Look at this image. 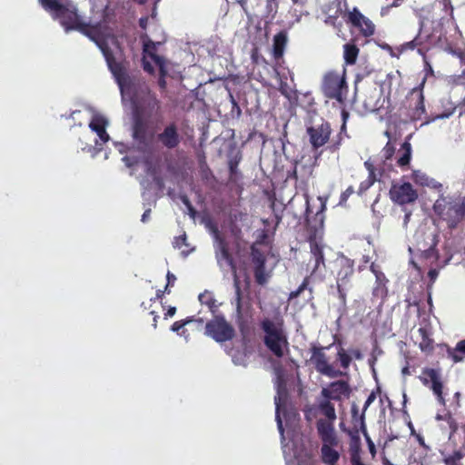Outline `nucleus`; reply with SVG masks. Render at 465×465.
Returning a JSON list of instances; mask_svg holds the SVG:
<instances>
[{"mask_svg":"<svg viewBox=\"0 0 465 465\" xmlns=\"http://www.w3.org/2000/svg\"><path fill=\"white\" fill-rule=\"evenodd\" d=\"M424 84L425 78L417 87L412 88L405 98L406 115L411 122L421 120L426 114L423 94Z\"/></svg>","mask_w":465,"mask_h":465,"instance_id":"nucleus-7","label":"nucleus"},{"mask_svg":"<svg viewBox=\"0 0 465 465\" xmlns=\"http://www.w3.org/2000/svg\"><path fill=\"white\" fill-rule=\"evenodd\" d=\"M306 133L312 150L317 151L329 143L331 134V124L322 119L321 124L307 127Z\"/></svg>","mask_w":465,"mask_h":465,"instance_id":"nucleus-12","label":"nucleus"},{"mask_svg":"<svg viewBox=\"0 0 465 465\" xmlns=\"http://www.w3.org/2000/svg\"><path fill=\"white\" fill-rule=\"evenodd\" d=\"M351 358L354 357L356 360H361L363 355L360 349H351L350 350Z\"/></svg>","mask_w":465,"mask_h":465,"instance_id":"nucleus-60","label":"nucleus"},{"mask_svg":"<svg viewBox=\"0 0 465 465\" xmlns=\"http://www.w3.org/2000/svg\"><path fill=\"white\" fill-rule=\"evenodd\" d=\"M181 200H182L183 203L187 207L190 216L194 217L196 214V210L193 206L189 198L186 195H183V196H181Z\"/></svg>","mask_w":465,"mask_h":465,"instance_id":"nucleus-46","label":"nucleus"},{"mask_svg":"<svg viewBox=\"0 0 465 465\" xmlns=\"http://www.w3.org/2000/svg\"><path fill=\"white\" fill-rule=\"evenodd\" d=\"M279 8V0H266V11L268 15L274 16Z\"/></svg>","mask_w":465,"mask_h":465,"instance_id":"nucleus-40","label":"nucleus"},{"mask_svg":"<svg viewBox=\"0 0 465 465\" xmlns=\"http://www.w3.org/2000/svg\"><path fill=\"white\" fill-rule=\"evenodd\" d=\"M447 353L453 362L462 361L465 358V339L458 341L455 348H448Z\"/></svg>","mask_w":465,"mask_h":465,"instance_id":"nucleus-27","label":"nucleus"},{"mask_svg":"<svg viewBox=\"0 0 465 465\" xmlns=\"http://www.w3.org/2000/svg\"><path fill=\"white\" fill-rule=\"evenodd\" d=\"M48 11L54 13L55 16L60 19L62 25L65 30H76L84 23L76 10H71L59 1H47Z\"/></svg>","mask_w":465,"mask_h":465,"instance_id":"nucleus-10","label":"nucleus"},{"mask_svg":"<svg viewBox=\"0 0 465 465\" xmlns=\"http://www.w3.org/2000/svg\"><path fill=\"white\" fill-rule=\"evenodd\" d=\"M309 285V277H305L301 283V285L297 288V290L291 292L289 295V300H293L297 298L304 290L308 289Z\"/></svg>","mask_w":465,"mask_h":465,"instance_id":"nucleus-39","label":"nucleus"},{"mask_svg":"<svg viewBox=\"0 0 465 465\" xmlns=\"http://www.w3.org/2000/svg\"><path fill=\"white\" fill-rule=\"evenodd\" d=\"M370 269L371 272L375 275V277H377V273H383L379 270L378 266L374 262H371V264L370 265Z\"/></svg>","mask_w":465,"mask_h":465,"instance_id":"nucleus-62","label":"nucleus"},{"mask_svg":"<svg viewBox=\"0 0 465 465\" xmlns=\"http://www.w3.org/2000/svg\"><path fill=\"white\" fill-rule=\"evenodd\" d=\"M78 32L87 36L101 50L109 71L113 74L121 94H132V138L140 152H147L153 143L154 131L151 119L160 114V101L146 84L134 88L128 74V63L123 59L117 61L106 38L102 33L101 23L90 25L83 23Z\"/></svg>","mask_w":465,"mask_h":465,"instance_id":"nucleus-1","label":"nucleus"},{"mask_svg":"<svg viewBox=\"0 0 465 465\" xmlns=\"http://www.w3.org/2000/svg\"><path fill=\"white\" fill-rule=\"evenodd\" d=\"M161 45L160 42H153L147 37L145 41H143V56H149L157 66L166 65V60L157 54V45Z\"/></svg>","mask_w":465,"mask_h":465,"instance_id":"nucleus-21","label":"nucleus"},{"mask_svg":"<svg viewBox=\"0 0 465 465\" xmlns=\"http://www.w3.org/2000/svg\"><path fill=\"white\" fill-rule=\"evenodd\" d=\"M421 45V42L419 41V39L416 37L414 38L412 41L409 42L408 43V45L411 47V48H415L416 46L418 45Z\"/></svg>","mask_w":465,"mask_h":465,"instance_id":"nucleus-64","label":"nucleus"},{"mask_svg":"<svg viewBox=\"0 0 465 465\" xmlns=\"http://www.w3.org/2000/svg\"><path fill=\"white\" fill-rule=\"evenodd\" d=\"M454 112V108L451 109L450 112L448 113H444V114H438L436 115L435 117H433L432 119H426V121L424 122V124H429L430 121H433V120H436V119H443V118H448L450 117Z\"/></svg>","mask_w":465,"mask_h":465,"instance_id":"nucleus-57","label":"nucleus"},{"mask_svg":"<svg viewBox=\"0 0 465 465\" xmlns=\"http://www.w3.org/2000/svg\"><path fill=\"white\" fill-rule=\"evenodd\" d=\"M320 414L324 418H321L316 422L317 432L335 431L334 423L337 419L334 404L327 398H319L313 408L304 411V416L307 420H312V411Z\"/></svg>","mask_w":465,"mask_h":465,"instance_id":"nucleus-5","label":"nucleus"},{"mask_svg":"<svg viewBox=\"0 0 465 465\" xmlns=\"http://www.w3.org/2000/svg\"><path fill=\"white\" fill-rule=\"evenodd\" d=\"M287 45V33L281 31L273 37L272 56L275 60L282 58Z\"/></svg>","mask_w":465,"mask_h":465,"instance_id":"nucleus-23","label":"nucleus"},{"mask_svg":"<svg viewBox=\"0 0 465 465\" xmlns=\"http://www.w3.org/2000/svg\"><path fill=\"white\" fill-rule=\"evenodd\" d=\"M376 181V178L368 177L365 181L361 182L359 187L360 193L368 190Z\"/></svg>","mask_w":465,"mask_h":465,"instance_id":"nucleus-48","label":"nucleus"},{"mask_svg":"<svg viewBox=\"0 0 465 465\" xmlns=\"http://www.w3.org/2000/svg\"><path fill=\"white\" fill-rule=\"evenodd\" d=\"M193 322V318H187L183 321H177L173 322V324L171 327V330L173 331L178 332L181 329H183L186 324Z\"/></svg>","mask_w":465,"mask_h":465,"instance_id":"nucleus-44","label":"nucleus"},{"mask_svg":"<svg viewBox=\"0 0 465 465\" xmlns=\"http://www.w3.org/2000/svg\"><path fill=\"white\" fill-rule=\"evenodd\" d=\"M359 421H360L361 430L363 433V435H364V437L366 439V441L368 443L369 450L371 453L372 457H374L376 455L375 444L373 443V441L371 440V439L368 435L366 425H365V421H364V415L363 414H361V417L359 418Z\"/></svg>","mask_w":465,"mask_h":465,"instance_id":"nucleus-33","label":"nucleus"},{"mask_svg":"<svg viewBox=\"0 0 465 465\" xmlns=\"http://www.w3.org/2000/svg\"><path fill=\"white\" fill-rule=\"evenodd\" d=\"M444 420H446L448 425H449V428H450V438H451V436L453 434H455L457 432L458 429H459L458 422L452 417L450 412H447L446 414H444Z\"/></svg>","mask_w":465,"mask_h":465,"instance_id":"nucleus-37","label":"nucleus"},{"mask_svg":"<svg viewBox=\"0 0 465 465\" xmlns=\"http://www.w3.org/2000/svg\"><path fill=\"white\" fill-rule=\"evenodd\" d=\"M433 212L448 229L455 230L465 220V196L440 195L433 204Z\"/></svg>","mask_w":465,"mask_h":465,"instance_id":"nucleus-2","label":"nucleus"},{"mask_svg":"<svg viewBox=\"0 0 465 465\" xmlns=\"http://www.w3.org/2000/svg\"><path fill=\"white\" fill-rule=\"evenodd\" d=\"M205 334L221 343L231 341L235 335V331L223 315H216L207 322Z\"/></svg>","mask_w":465,"mask_h":465,"instance_id":"nucleus-8","label":"nucleus"},{"mask_svg":"<svg viewBox=\"0 0 465 465\" xmlns=\"http://www.w3.org/2000/svg\"><path fill=\"white\" fill-rule=\"evenodd\" d=\"M198 299H199V302L202 304L206 305L212 312L214 313L216 312V310H217L216 300L214 299L212 292L205 291L204 292L200 293Z\"/></svg>","mask_w":465,"mask_h":465,"instance_id":"nucleus-32","label":"nucleus"},{"mask_svg":"<svg viewBox=\"0 0 465 465\" xmlns=\"http://www.w3.org/2000/svg\"><path fill=\"white\" fill-rule=\"evenodd\" d=\"M158 68H159V73H160V77L158 79V84L162 89H164L166 87L165 77L168 74L166 65H160V66H158Z\"/></svg>","mask_w":465,"mask_h":465,"instance_id":"nucleus-42","label":"nucleus"},{"mask_svg":"<svg viewBox=\"0 0 465 465\" xmlns=\"http://www.w3.org/2000/svg\"><path fill=\"white\" fill-rule=\"evenodd\" d=\"M364 166L365 168L368 170L369 172V175L368 177H371V178H376V175H375V168L373 166V164L371 163H370L369 161H366L364 163Z\"/></svg>","mask_w":465,"mask_h":465,"instance_id":"nucleus-58","label":"nucleus"},{"mask_svg":"<svg viewBox=\"0 0 465 465\" xmlns=\"http://www.w3.org/2000/svg\"><path fill=\"white\" fill-rule=\"evenodd\" d=\"M166 278L167 283L165 285V291L169 290V287L173 286L176 282V276L171 272H167Z\"/></svg>","mask_w":465,"mask_h":465,"instance_id":"nucleus-56","label":"nucleus"},{"mask_svg":"<svg viewBox=\"0 0 465 465\" xmlns=\"http://www.w3.org/2000/svg\"><path fill=\"white\" fill-rule=\"evenodd\" d=\"M361 414H359V408L356 404H352L351 406V420L354 427L360 426L359 418Z\"/></svg>","mask_w":465,"mask_h":465,"instance_id":"nucleus-47","label":"nucleus"},{"mask_svg":"<svg viewBox=\"0 0 465 465\" xmlns=\"http://www.w3.org/2000/svg\"><path fill=\"white\" fill-rule=\"evenodd\" d=\"M287 178L288 179H294V180L298 179L296 166H294L292 171L288 172Z\"/></svg>","mask_w":465,"mask_h":465,"instance_id":"nucleus-61","label":"nucleus"},{"mask_svg":"<svg viewBox=\"0 0 465 465\" xmlns=\"http://www.w3.org/2000/svg\"><path fill=\"white\" fill-rule=\"evenodd\" d=\"M142 65H143V69L150 74H154V68L153 66L152 65V64L146 60V57L145 56H143V59H142Z\"/></svg>","mask_w":465,"mask_h":465,"instance_id":"nucleus-50","label":"nucleus"},{"mask_svg":"<svg viewBox=\"0 0 465 465\" xmlns=\"http://www.w3.org/2000/svg\"><path fill=\"white\" fill-rule=\"evenodd\" d=\"M442 3H443V5H444V8L445 9H450V14L452 15V13H453V6L451 5V1L450 0H442Z\"/></svg>","mask_w":465,"mask_h":465,"instance_id":"nucleus-63","label":"nucleus"},{"mask_svg":"<svg viewBox=\"0 0 465 465\" xmlns=\"http://www.w3.org/2000/svg\"><path fill=\"white\" fill-rule=\"evenodd\" d=\"M336 286L339 299V311L347 312V292L351 287L354 275V261L345 255L339 256L335 261Z\"/></svg>","mask_w":465,"mask_h":465,"instance_id":"nucleus-4","label":"nucleus"},{"mask_svg":"<svg viewBox=\"0 0 465 465\" xmlns=\"http://www.w3.org/2000/svg\"><path fill=\"white\" fill-rule=\"evenodd\" d=\"M275 404H276V421H277V427H278V430H279L281 435L283 436L284 429H283V425H282V420L281 416L279 414L280 402H279L277 398H275Z\"/></svg>","mask_w":465,"mask_h":465,"instance_id":"nucleus-45","label":"nucleus"},{"mask_svg":"<svg viewBox=\"0 0 465 465\" xmlns=\"http://www.w3.org/2000/svg\"><path fill=\"white\" fill-rule=\"evenodd\" d=\"M401 150L402 151V153L397 160V163L400 167L403 168L410 163L411 158V143L409 142H404L401 145Z\"/></svg>","mask_w":465,"mask_h":465,"instance_id":"nucleus-30","label":"nucleus"},{"mask_svg":"<svg viewBox=\"0 0 465 465\" xmlns=\"http://www.w3.org/2000/svg\"><path fill=\"white\" fill-rule=\"evenodd\" d=\"M348 22L358 28L364 36H371L374 34V25L365 17L357 8L348 15Z\"/></svg>","mask_w":465,"mask_h":465,"instance_id":"nucleus-20","label":"nucleus"},{"mask_svg":"<svg viewBox=\"0 0 465 465\" xmlns=\"http://www.w3.org/2000/svg\"><path fill=\"white\" fill-rule=\"evenodd\" d=\"M422 256L425 258V259H436L437 258V252H436V249L434 247H430L429 249L425 250L423 252H422Z\"/></svg>","mask_w":465,"mask_h":465,"instance_id":"nucleus-54","label":"nucleus"},{"mask_svg":"<svg viewBox=\"0 0 465 465\" xmlns=\"http://www.w3.org/2000/svg\"><path fill=\"white\" fill-rule=\"evenodd\" d=\"M376 399V393L374 391H371L370 393V395L368 396L365 403H364V406H363V410H362V412L361 414H363L365 416V411L366 410L369 408V406L375 401Z\"/></svg>","mask_w":465,"mask_h":465,"instance_id":"nucleus-53","label":"nucleus"},{"mask_svg":"<svg viewBox=\"0 0 465 465\" xmlns=\"http://www.w3.org/2000/svg\"><path fill=\"white\" fill-rule=\"evenodd\" d=\"M320 203L318 210L312 216L309 199H306V232L307 241L322 240L324 234V220L326 202L322 197L318 198Z\"/></svg>","mask_w":465,"mask_h":465,"instance_id":"nucleus-6","label":"nucleus"},{"mask_svg":"<svg viewBox=\"0 0 465 465\" xmlns=\"http://www.w3.org/2000/svg\"><path fill=\"white\" fill-rule=\"evenodd\" d=\"M455 84L465 88V72H461V74L456 77ZM462 104L465 106V96L462 99Z\"/></svg>","mask_w":465,"mask_h":465,"instance_id":"nucleus-52","label":"nucleus"},{"mask_svg":"<svg viewBox=\"0 0 465 465\" xmlns=\"http://www.w3.org/2000/svg\"><path fill=\"white\" fill-rule=\"evenodd\" d=\"M463 458V453L460 450H455L449 456L444 458V463L446 465H457L458 461H460Z\"/></svg>","mask_w":465,"mask_h":465,"instance_id":"nucleus-36","label":"nucleus"},{"mask_svg":"<svg viewBox=\"0 0 465 465\" xmlns=\"http://www.w3.org/2000/svg\"><path fill=\"white\" fill-rule=\"evenodd\" d=\"M347 115H348V114L345 111H343L342 112L343 123H342V124L341 126L340 132L338 133V134H342V136H344V137L348 136L347 135V128H346V117H347Z\"/></svg>","mask_w":465,"mask_h":465,"instance_id":"nucleus-59","label":"nucleus"},{"mask_svg":"<svg viewBox=\"0 0 465 465\" xmlns=\"http://www.w3.org/2000/svg\"><path fill=\"white\" fill-rule=\"evenodd\" d=\"M344 136H342V134H337L331 140L329 141L330 143L326 149L332 153L338 152L342 144Z\"/></svg>","mask_w":465,"mask_h":465,"instance_id":"nucleus-35","label":"nucleus"},{"mask_svg":"<svg viewBox=\"0 0 465 465\" xmlns=\"http://www.w3.org/2000/svg\"><path fill=\"white\" fill-rule=\"evenodd\" d=\"M322 445L321 448V458L327 465H336L340 460V453L334 448L339 445V439L336 431L317 432Z\"/></svg>","mask_w":465,"mask_h":465,"instance_id":"nucleus-11","label":"nucleus"},{"mask_svg":"<svg viewBox=\"0 0 465 465\" xmlns=\"http://www.w3.org/2000/svg\"><path fill=\"white\" fill-rule=\"evenodd\" d=\"M375 286L372 290V295L375 298H385L388 294L387 282L388 280L384 273H377L375 277Z\"/></svg>","mask_w":465,"mask_h":465,"instance_id":"nucleus-26","label":"nucleus"},{"mask_svg":"<svg viewBox=\"0 0 465 465\" xmlns=\"http://www.w3.org/2000/svg\"><path fill=\"white\" fill-rule=\"evenodd\" d=\"M260 328L263 331V344L273 356L280 359L290 352V342L282 319L273 321L264 318L260 322Z\"/></svg>","mask_w":465,"mask_h":465,"instance_id":"nucleus-3","label":"nucleus"},{"mask_svg":"<svg viewBox=\"0 0 465 465\" xmlns=\"http://www.w3.org/2000/svg\"><path fill=\"white\" fill-rule=\"evenodd\" d=\"M419 332L421 336V341L419 344L420 351L425 353L432 352L434 350L433 340L430 337L427 330L425 328H420Z\"/></svg>","mask_w":465,"mask_h":465,"instance_id":"nucleus-29","label":"nucleus"},{"mask_svg":"<svg viewBox=\"0 0 465 465\" xmlns=\"http://www.w3.org/2000/svg\"><path fill=\"white\" fill-rule=\"evenodd\" d=\"M391 200L400 205L412 203L418 199V193L411 183H393L389 192Z\"/></svg>","mask_w":465,"mask_h":465,"instance_id":"nucleus-15","label":"nucleus"},{"mask_svg":"<svg viewBox=\"0 0 465 465\" xmlns=\"http://www.w3.org/2000/svg\"><path fill=\"white\" fill-rule=\"evenodd\" d=\"M214 234H215V239L217 241V248L221 253V256L223 260L226 261V262L232 267V269L233 271H235V265H234V262H233V258L232 256V254L230 253L229 252V248H228V243L226 242V241L224 240V238H223L218 230L215 229L214 231Z\"/></svg>","mask_w":465,"mask_h":465,"instance_id":"nucleus-25","label":"nucleus"},{"mask_svg":"<svg viewBox=\"0 0 465 465\" xmlns=\"http://www.w3.org/2000/svg\"><path fill=\"white\" fill-rule=\"evenodd\" d=\"M337 360L340 361L342 369L348 370L352 358L343 348L341 347L337 351Z\"/></svg>","mask_w":465,"mask_h":465,"instance_id":"nucleus-34","label":"nucleus"},{"mask_svg":"<svg viewBox=\"0 0 465 465\" xmlns=\"http://www.w3.org/2000/svg\"><path fill=\"white\" fill-rule=\"evenodd\" d=\"M424 386L430 384V390L436 396L437 401L441 406L446 405L445 397L443 395V382L441 380L440 370L433 368H425L422 371V376L420 378Z\"/></svg>","mask_w":465,"mask_h":465,"instance_id":"nucleus-14","label":"nucleus"},{"mask_svg":"<svg viewBox=\"0 0 465 465\" xmlns=\"http://www.w3.org/2000/svg\"><path fill=\"white\" fill-rule=\"evenodd\" d=\"M106 125L107 122L106 120L102 116H94L91 120L89 124V127L92 131L95 132L99 138L104 142L106 143L109 140V134L106 132Z\"/></svg>","mask_w":465,"mask_h":465,"instance_id":"nucleus-24","label":"nucleus"},{"mask_svg":"<svg viewBox=\"0 0 465 465\" xmlns=\"http://www.w3.org/2000/svg\"><path fill=\"white\" fill-rule=\"evenodd\" d=\"M359 48L356 45L348 43L343 45V57L347 64H354L359 55Z\"/></svg>","mask_w":465,"mask_h":465,"instance_id":"nucleus-28","label":"nucleus"},{"mask_svg":"<svg viewBox=\"0 0 465 465\" xmlns=\"http://www.w3.org/2000/svg\"><path fill=\"white\" fill-rule=\"evenodd\" d=\"M384 152V157L386 160H389L392 157L395 152L394 146L391 143V142H388L386 145L383 148Z\"/></svg>","mask_w":465,"mask_h":465,"instance_id":"nucleus-49","label":"nucleus"},{"mask_svg":"<svg viewBox=\"0 0 465 465\" xmlns=\"http://www.w3.org/2000/svg\"><path fill=\"white\" fill-rule=\"evenodd\" d=\"M344 88H346V82L339 74L329 72L324 75L322 91L327 98L342 102V92Z\"/></svg>","mask_w":465,"mask_h":465,"instance_id":"nucleus-13","label":"nucleus"},{"mask_svg":"<svg viewBox=\"0 0 465 465\" xmlns=\"http://www.w3.org/2000/svg\"><path fill=\"white\" fill-rule=\"evenodd\" d=\"M353 193H354L353 187L349 186L343 193H341V198H340V203H345Z\"/></svg>","mask_w":465,"mask_h":465,"instance_id":"nucleus-51","label":"nucleus"},{"mask_svg":"<svg viewBox=\"0 0 465 465\" xmlns=\"http://www.w3.org/2000/svg\"><path fill=\"white\" fill-rule=\"evenodd\" d=\"M329 347L312 345L310 351L312 352L311 362L313 364L317 372L329 378H338L344 376L346 372L337 370L329 362L328 357L324 350Z\"/></svg>","mask_w":465,"mask_h":465,"instance_id":"nucleus-9","label":"nucleus"},{"mask_svg":"<svg viewBox=\"0 0 465 465\" xmlns=\"http://www.w3.org/2000/svg\"><path fill=\"white\" fill-rule=\"evenodd\" d=\"M251 258L253 264V274L256 283L259 285L266 284L269 279V274L266 273L265 254L261 250L252 245L251 248Z\"/></svg>","mask_w":465,"mask_h":465,"instance_id":"nucleus-17","label":"nucleus"},{"mask_svg":"<svg viewBox=\"0 0 465 465\" xmlns=\"http://www.w3.org/2000/svg\"><path fill=\"white\" fill-rule=\"evenodd\" d=\"M351 392L348 381L339 380L332 381L328 387L322 388L321 391V397L327 398L333 401H342L343 399L349 398Z\"/></svg>","mask_w":465,"mask_h":465,"instance_id":"nucleus-16","label":"nucleus"},{"mask_svg":"<svg viewBox=\"0 0 465 465\" xmlns=\"http://www.w3.org/2000/svg\"><path fill=\"white\" fill-rule=\"evenodd\" d=\"M201 173L203 179H208L209 175H212V171L205 162L201 164Z\"/></svg>","mask_w":465,"mask_h":465,"instance_id":"nucleus-55","label":"nucleus"},{"mask_svg":"<svg viewBox=\"0 0 465 465\" xmlns=\"http://www.w3.org/2000/svg\"><path fill=\"white\" fill-rule=\"evenodd\" d=\"M411 179L412 181L420 186H432L433 179H430L425 173L415 170L411 173Z\"/></svg>","mask_w":465,"mask_h":465,"instance_id":"nucleus-31","label":"nucleus"},{"mask_svg":"<svg viewBox=\"0 0 465 465\" xmlns=\"http://www.w3.org/2000/svg\"><path fill=\"white\" fill-rule=\"evenodd\" d=\"M233 286L235 290V322L241 333L244 334L248 331V322L244 319L242 313V292L241 289L240 280L236 274H234Z\"/></svg>","mask_w":465,"mask_h":465,"instance_id":"nucleus-19","label":"nucleus"},{"mask_svg":"<svg viewBox=\"0 0 465 465\" xmlns=\"http://www.w3.org/2000/svg\"><path fill=\"white\" fill-rule=\"evenodd\" d=\"M241 160H242L241 154H237L229 160L228 165H229V171H230L231 176L237 173L238 165H239V163L241 162Z\"/></svg>","mask_w":465,"mask_h":465,"instance_id":"nucleus-38","label":"nucleus"},{"mask_svg":"<svg viewBox=\"0 0 465 465\" xmlns=\"http://www.w3.org/2000/svg\"><path fill=\"white\" fill-rule=\"evenodd\" d=\"M322 240L308 241L310 244V252L314 259V266L312 273L317 272L321 266H325V258L323 253V245L321 244Z\"/></svg>","mask_w":465,"mask_h":465,"instance_id":"nucleus-22","label":"nucleus"},{"mask_svg":"<svg viewBox=\"0 0 465 465\" xmlns=\"http://www.w3.org/2000/svg\"><path fill=\"white\" fill-rule=\"evenodd\" d=\"M178 126L175 123L168 124L163 130L157 134L158 142L166 149L173 150L182 142Z\"/></svg>","mask_w":465,"mask_h":465,"instance_id":"nucleus-18","label":"nucleus"},{"mask_svg":"<svg viewBox=\"0 0 465 465\" xmlns=\"http://www.w3.org/2000/svg\"><path fill=\"white\" fill-rule=\"evenodd\" d=\"M173 245L176 249H183L184 246H188L187 244V236L186 233L183 232L182 235L177 236L173 239Z\"/></svg>","mask_w":465,"mask_h":465,"instance_id":"nucleus-41","label":"nucleus"},{"mask_svg":"<svg viewBox=\"0 0 465 465\" xmlns=\"http://www.w3.org/2000/svg\"><path fill=\"white\" fill-rule=\"evenodd\" d=\"M351 465H365L361 460L360 449L358 447L351 453Z\"/></svg>","mask_w":465,"mask_h":465,"instance_id":"nucleus-43","label":"nucleus"}]
</instances>
